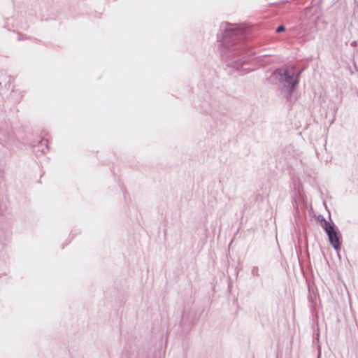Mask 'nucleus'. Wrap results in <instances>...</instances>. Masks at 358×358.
<instances>
[{"instance_id":"nucleus-2","label":"nucleus","mask_w":358,"mask_h":358,"mask_svg":"<svg viewBox=\"0 0 358 358\" xmlns=\"http://www.w3.org/2000/svg\"><path fill=\"white\" fill-rule=\"evenodd\" d=\"M322 227L328 234L329 242L332 246L335 249H338L339 247V241L333 224L324 220Z\"/></svg>"},{"instance_id":"nucleus-3","label":"nucleus","mask_w":358,"mask_h":358,"mask_svg":"<svg viewBox=\"0 0 358 358\" xmlns=\"http://www.w3.org/2000/svg\"><path fill=\"white\" fill-rule=\"evenodd\" d=\"M284 27H279L278 29H277V31L278 32H280V31H282L284 30Z\"/></svg>"},{"instance_id":"nucleus-1","label":"nucleus","mask_w":358,"mask_h":358,"mask_svg":"<svg viewBox=\"0 0 358 358\" xmlns=\"http://www.w3.org/2000/svg\"><path fill=\"white\" fill-rule=\"evenodd\" d=\"M274 77L284 96L290 97L299 82L296 71L293 68L278 69L274 73Z\"/></svg>"}]
</instances>
